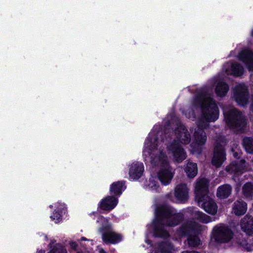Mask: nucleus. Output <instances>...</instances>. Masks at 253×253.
Returning a JSON list of instances; mask_svg holds the SVG:
<instances>
[{"label":"nucleus","mask_w":253,"mask_h":253,"mask_svg":"<svg viewBox=\"0 0 253 253\" xmlns=\"http://www.w3.org/2000/svg\"><path fill=\"white\" fill-rule=\"evenodd\" d=\"M199 112L200 116L198 118L197 128L194 130L189 149L194 154H200L206 141L207 136L203 128L206 126L207 123L215 121L219 116V110L216 103L205 89L195 97L191 108L186 111L185 116L194 121L196 119V114Z\"/></svg>","instance_id":"1"},{"label":"nucleus","mask_w":253,"mask_h":253,"mask_svg":"<svg viewBox=\"0 0 253 253\" xmlns=\"http://www.w3.org/2000/svg\"><path fill=\"white\" fill-rule=\"evenodd\" d=\"M224 120L228 126L235 131H242L246 125L243 114L233 106L223 108Z\"/></svg>","instance_id":"5"},{"label":"nucleus","mask_w":253,"mask_h":253,"mask_svg":"<svg viewBox=\"0 0 253 253\" xmlns=\"http://www.w3.org/2000/svg\"><path fill=\"white\" fill-rule=\"evenodd\" d=\"M250 109H251V111L253 113V95H252V98H251V104Z\"/></svg>","instance_id":"33"},{"label":"nucleus","mask_w":253,"mask_h":253,"mask_svg":"<svg viewBox=\"0 0 253 253\" xmlns=\"http://www.w3.org/2000/svg\"><path fill=\"white\" fill-rule=\"evenodd\" d=\"M48 246L50 248L48 253H67L66 249L61 244L56 243L54 239H50Z\"/></svg>","instance_id":"23"},{"label":"nucleus","mask_w":253,"mask_h":253,"mask_svg":"<svg viewBox=\"0 0 253 253\" xmlns=\"http://www.w3.org/2000/svg\"><path fill=\"white\" fill-rule=\"evenodd\" d=\"M118 203V200L115 197L107 196L101 200L99 204V207L101 210L109 211L114 209Z\"/></svg>","instance_id":"18"},{"label":"nucleus","mask_w":253,"mask_h":253,"mask_svg":"<svg viewBox=\"0 0 253 253\" xmlns=\"http://www.w3.org/2000/svg\"><path fill=\"white\" fill-rule=\"evenodd\" d=\"M234 157H237V156H236V153H235L234 154Z\"/></svg>","instance_id":"41"},{"label":"nucleus","mask_w":253,"mask_h":253,"mask_svg":"<svg viewBox=\"0 0 253 253\" xmlns=\"http://www.w3.org/2000/svg\"><path fill=\"white\" fill-rule=\"evenodd\" d=\"M224 150L222 146H216L212 159V164L216 168L219 167L225 160Z\"/></svg>","instance_id":"17"},{"label":"nucleus","mask_w":253,"mask_h":253,"mask_svg":"<svg viewBox=\"0 0 253 253\" xmlns=\"http://www.w3.org/2000/svg\"><path fill=\"white\" fill-rule=\"evenodd\" d=\"M100 253H106V252L103 250H101L100 251Z\"/></svg>","instance_id":"36"},{"label":"nucleus","mask_w":253,"mask_h":253,"mask_svg":"<svg viewBox=\"0 0 253 253\" xmlns=\"http://www.w3.org/2000/svg\"><path fill=\"white\" fill-rule=\"evenodd\" d=\"M247 86L244 84H237L233 89V98L238 105L245 106L248 102Z\"/></svg>","instance_id":"11"},{"label":"nucleus","mask_w":253,"mask_h":253,"mask_svg":"<svg viewBox=\"0 0 253 253\" xmlns=\"http://www.w3.org/2000/svg\"><path fill=\"white\" fill-rule=\"evenodd\" d=\"M247 205L245 202L237 201L234 203L232 212L237 215L244 214L247 211Z\"/></svg>","instance_id":"24"},{"label":"nucleus","mask_w":253,"mask_h":253,"mask_svg":"<svg viewBox=\"0 0 253 253\" xmlns=\"http://www.w3.org/2000/svg\"><path fill=\"white\" fill-rule=\"evenodd\" d=\"M238 58L246 65L251 76H253V50L244 48L238 54Z\"/></svg>","instance_id":"14"},{"label":"nucleus","mask_w":253,"mask_h":253,"mask_svg":"<svg viewBox=\"0 0 253 253\" xmlns=\"http://www.w3.org/2000/svg\"><path fill=\"white\" fill-rule=\"evenodd\" d=\"M155 214L156 219L151 225L153 235L156 237L165 238L169 235L165 228L177 225L179 215L168 206L158 207L156 209Z\"/></svg>","instance_id":"3"},{"label":"nucleus","mask_w":253,"mask_h":253,"mask_svg":"<svg viewBox=\"0 0 253 253\" xmlns=\"http://www.w3.org/2000/svg\"><path fill=\"white\" fill-rule=\"evenodd\" d=\"M222 71L227 75L238 77L243 75L244 68L236 61H229L223 65Z\"/></svg>","instance_id":"12"},{"label":"nucleus","mask_w":253,"mask_h":253,"mask_svg":"<svg viewBox=\"0 0 253 253\" xmlns=\"http://www.w3.org/2000/svg\"><path fill=\"white\" fill-rule=\"evenodd\" d=\"M221 78L218 77V79L213 80V84H215V92L217 96H224L229 90L228 85L225 83L220 81L219 80Z\"/></svg>","instance_id":"20"},{"label":"nucleus","mask_w":253,"mask_h":253,"mask_svg":"<svg viewBox=\"0 0 253 253\" xmlns=\"http://www.w3.org/2000/svg\"><path fill=\"white\" fill-rule=\"evenodd\" d=\"M172 248L170 243L166 242L160 245L158 250L153 251L151 253H171Z\"/></svg>","instance_id":"30"},{"label":"nucleus","mask_w":253,"mask_h":253,"mask_svg":"<svg viewBox=\"0 0 253 253\" xmlns=\"http://www.w3.org/2000/svg\"><path fill=\"white\" fill-rule=\"evenodd\" d=\"M175 198L180 202H183L188 199L189 197V190L185 184H178L174 191Z\"/></svg>","instance_id":"19"},{"label":"nucleus","mask_w":253,"mask_h":253,"mask_svg":"<svg viewBox=\"0 0 253 253\" xmlns=\"http://www.w3.org/2000/svg\"><path fill=\"white\" fill-rule=\"evenodd\" d=\"M208 181L204 178H199L195 184V197L199 205L208 213L214 215L217 207L214 201L207 195Z\"/></svg>","instance_id":"4"},{"label":"nucleus","mask_w":253,"mask_h":253,"mask_svg":"<svg viewBox=\"0 0 253 253\" xmlns=\"http://www.w3.org/2000/svg\"><path fill=\"white\" fill-rule=\"evenodd\" d=\"M97 222L101 223V227H100L99 231L102 233V238L104 242L115 244L123 240L121 234L116 233L111 229V226L106 219L101 216Z\"/></svg>","instance_id":"7"},{"label":"nucleus","mask_w":253,"mask_h":253,"mask_svg":"<svg viewBox=\"0 0 253 253\" xmlns=\"http://www.w3.org/2000/svg\"><path fill=\"white\" fill-rule=\"evenodd\" d=\"M243 146L246 151L249 153L253 152V138L251 137L245 138L243 139Z\"/></svg>","instance_id":"31"},{"label":"nucleus","mask_w":253,"mask_h":253,"mask_svg":"<svg viewBox=\"0 0 253 253\" xmlns=\"http://www.w3.org/2000/svg\"><path fill=\"white\" fill-rule=\"evenodd\" d=\"M170 137L172 140L171 142H174L181 145H185L189 143L191 141V136L185 127L182 124H179L175 127L174 131H172V134L170 136L168 132L165 134V137Z\"/></svg>","instance_id":"8"},{"label":"nucleus","mask_w":253,"mask_h":253,"mask_svg":"<svg viewBox=\"0 0 253 253\" xmlns=\"http://www.w3.org/2000/svg\"><path fill=\"white\" fill-rule=\"evenodd\" d=\"M146 188L152 191H157L160 188V185L157 181L156 177L151 176L147 181L145 185Z\"/></svg>","instance_id":"28"},{"label":"nucleus","mask_w":253,"mask_h":253,"mask_svg":"<svg viewBox=\"0 0 253 253\" xmlns=\"http://www.w3.org/2000/svg\"><path fill=\"white\" fill-rule=\"evenodd\" d=\"M38 253H45V252L42 250H39L38 251Z\"/></svg>","instance_id":"35"},{"label":"nucleus","mask_w":253,"mask_h":253,"mask_svg":"<svg viewBox=\"0 0 253 253\" xmlns=\"http://www.w3.org/2000/svg\"><path fill=\"white\" fill-rule=\"evenodd\" d=\"M154 127L146 139L142 152L145 161L158 169L157 177L162 185H169L175 174V169L170 166L166 152L163 148L162 140L159 138L162 134Z\"/></svg>","instance_id":"2"},{"label":"nucleus","mask_w":253,"mask_h":253,"mask_svg":"<svg viewBox=\"0 0 253 253\" xmlns=\"http://www.w3.org/2000/svg\"><path fill=\"white\" fill-rule=\"evenodd\" d=\"M146 242L148 244H150V241H149V240H146Z\"/></svg>","instance_id":"37"},{"label":"nucleus","mask_w":253,"mask_h":253,"mask_svg":"<svg viewBox=\"0 0 253 253\" xmlns=\"http://www.w3.org/2000/svg\"><path fill=\"white\" fill-rule=\"evenodd\" d=\"M202 230L201 226L193 221H188L181 226L180 230L177 233L178 236L181 237L188 235V244L190 246L196 247L201 244V240L195 234Z\"/></svg>","instance_id":"6"},{"label":"nucleus","mask_w":253,"mask_h":253,"mask_svg":"<svg viewBox=\"0 0 253 253\" xmlns=\"http://www.w3.org/2000/svg\"><path fill=\"white\" fill-rule=\"evenodd\" d=\"M168 151L171 153L174 162L181 163L187 157L186 152L180 145L174 142H169L167 144Z\"/></svg>","instance_id":"10"},{"label":"nucleus","mask_w":253,"mask_h":253,"mask_svg":"<svg viewBox=\"0 0 253 253\" xmlns=\"http://www.w3.org/2000/svg\"><path fill=\"white\" fill-rule=\"evenodd\" d=\"M70 245L72 249H75L77 246L76 243L73 241L70 242Z\"/></svg>","instance_id":"32"},{"label":"nucleus","mask_w":253,"mask_h":253,"mask_svg":"<svg viewBox=\"0 0 253 253\" xmlns=\"http://www.w3.org/2000/svg\"><path fill=\"white\" fill-rule=\"evenodd\" d=\"M144 171L143 164L141 162H135L130 166L129 175L131 179L136 180L142 175Z\"/></svg>","instance_id":"16"},{"label":"nucleus","mask_w":253,"mask_h":253,"mask_svg":"<svg viewBox=\"0 0 253 253\" xmlns=\"http://www.w3.org/2000/svg\"><path fill=\"white\" fill-rule=\"evenodd\" d=\"M126 189V187L123 182L117 181L113 183L110 187V193L115 195L120 196L123 191Z\"/></svg>","instance_id":"22"},{"label":"nucleus","mask_w":253,"mask_h":253,"mask_svg":"<svg viewBox=\"0 0 253 253\" xmlns=\"http://www.w3.org/2000/svg\"><path fill=\"white\" fill-rule=\"evenodd\" d=\"M251 166H253V160L252 161L251 164H250Z\"/></svg>","instance_id":"40"},{"label":"nucleus","mask_w":253,"mask_h":253,"mask_svg":"<svg viewBox=\"0 0 253 253\" xmlns=\"http://www.w3.org/2000/svg\"><path fill=\"white\" fill-rule=\"evenodd\" d=\"M241 227L243 231L248 235L253 234V217L245 216L241 222Z\"/></svg>","instance_id":"21"},{"label":"nucleus","mask_w":253,"mask_h":253,"mask_svg":"<svg viewBox=\"0 0 253 253\" xmlns=\"http://www.w3.org/2000/svg\"><path fill=\"white\" fill-rule=\"evenodd\" d=\"M251 35H252V36L253 37V30H252V31Z\"/></svg>","instance_id":"38"},{"label":"nucleus","mask_w":253,"mask_h":253,"mask_svg":"<svg viewBox=\"0 0 253 253\" xmlns=\"http://www.w3.org/2000/svg\"><path fill=\"white\" fill-rule=\"evenodd\" d=\"M242 194L247 200H251L253 197V184L248 182L242 188Z\"/></svg>","instance_id":"27"},{"label":"nucleus","mask_w":253,"mask_h":253,"mask_svg":"<svg viewBox=\"0 0 253 253\" xmlns=\"http://www.w3.org/2000/svg\"><path fill=\"white\" fill-rule=\"evenodd\" d=\"M250 169L249 167L246 165V162L241 160L232 163L227 167L226 170L230 173L238 176Z\"/></svg>","instance_id":"15"},{"label":"nucleus","mask_w":253,"mask_h":253,"mask_svg":"<svg viewBox=\"0 0 253 253\" xmlns=\"http://www.w3.org/2000/svg\"><path fill=\"white\" fill-rule=\"evenodd\" d=\"M253 250V246L252 247L251 249L249 250V251H251Z\"/></svg>","instance_id":"39"},{"label":"nucleus","mask_w":253,"mask_h":253,"mask_svg":"<svg viewBox=\"0 0 253 253\" xmlns=\"http://www.w3.org/2000/svg\"><path fill=\"white\" fill-rule=\"evenodd\" d=\"M232 188L228 184L223 185L219 187L217 190V196L220 199L227 198L231 193Z\"/></svg>","instance_id":"25"},{"label":"nucleus","mask_w":253,"mask_h":253,"mask_svg":"<svg viewBox=\"0 0 253 253\" xmlns=\"http://www.w3.org/2000/svg\"><path fill=\"white\" fill-rule=\"evenodd\" d=\"M193 216L200 221L205 223H209L211 221L209 216L198 211H193Z\"/></svg>","instance_id":"29"},{"label":"nucleus","mask_w":253,"mask_h":253,"mask_svg":"<svg viewBox=\"0 0 253 253\" xmlns=\"http://www.w3.org/2000/svg\"><path fill=\"white\" fill-rule=\"evenodd\" d=\"M232 236V232L227 226L219 224L213 228L211 240L214 239L218 243H225L229 241Z\"/></svg>","instance_id":"9"},{"label":"nucleus","mask_w":253,"mask_h":253,"mask_svg":"<svg viewBox=\"0 0 253 253\" xmlns=\"http://www.w3.org/2000/svg\"><path fill=\"white\" fill-rule=\"evenodd\" d=\"M87 239L85 237H82L81 239V241H86Z\"/></svg>","instance_id":"34"},{"label":"nucleus","mask_w":253,"mask_h":253,"mask_svg":"<svg viewBox=\"0 0 253 253\" xmlns=\"http://www.w3.org/2000/svg\"><path fill=\"white\" fill-rule=\"evenodd\" d=\"M184 170L188 177L193 178L198 172L197 164L189 162L185 167Z\"/></svg>","instance_id":"26"},{"label":"nucleus","mask_w":253,"mask_h":253,"mask_svg":"<svg viewBox=\"0 0 253 253\" xmlns=\"http://www.w3.org/2000/svg\"><path fill=\"white\" fill-rule=\"evenodd\" d=\"M49 208L53 210L50 216L51 220L56 224L61 222L63 215L66 212V205L62 203L56 202L50 205Z\"/></svg>","instance_id":"13"}]
</instances>
